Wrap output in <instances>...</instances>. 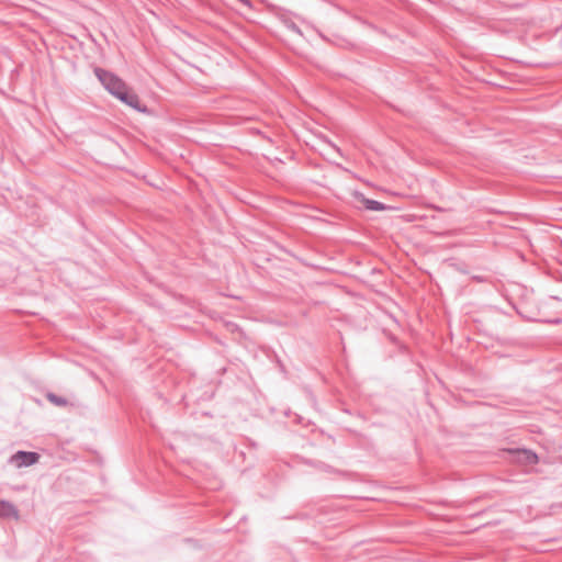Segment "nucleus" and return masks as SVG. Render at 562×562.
Segmentation results:
<instances>
[{
    "instance_id": "7",
    "label": "nucleus",
    "mask_w": 562,
    "mask_h": 562,
    "mask_svg": "<svg viewBox=\"0 0 562 562\" xmlns=\"http://www.w3.org/2000/svg\"><path fill=\"white\" fill-rule=\"evenodd\" d=\"M241 2H246V0H240Z\"/></svg>"
},
{
    "instance_id": "1",
    "label": "nucleus",
    "mask_w": 562,
    "mask_h": 562,
    "mask_svg": "<svg viewBox=\"0 0 562 562\" xmlns=\"http://www.w3.org/2000/svg\"><path fill=\"white\" fill-rule=\"evenodd\" d=\"M97 76L105 89L115 98L133 109L144 111V109L140 106L137 94L131 90L120 78L102 70H97Z\"/></svg>"
},
{
    "instance_id": "6",
    "label": "nucleus",
    "mask_w": 562,
    "mask_h": 562,
    "mask_svg": "<svg viewBox=\"0 0 562 562\" xmlns=\"http://www.w3.org/2000/svg\"><path fill=\"white\" fill-rule=\"evenodd\" d=\"M47 400L55 404V405H58V406H66L67 405V400L64 398V397H59L53 393H49L47 394Z\"/></svg>"
},
{
    "instance_id": "3",
    "label": "nucleus",
    "mask_w": 562,
    "mask_h": 562,
    "mask_svg": "<svg viewBox=\"0 0 562 562\" xmlns=\"http://www.w3.org/2000/svg\"><path fill=\"white\" fill-rule=\"evenodd\" d=\"M38 454L35 452L19 451L12 457V462L18 467H27L38 461Z\"/></svg>"
},
{
    "instance_id": "2",
    "label": "nucleus",
    "mask_w": 562,
    "mask_h": 562,
    "mask_svg": "<svg viewBox=\"0 0 562 562\" xmlns=\"http://www.w3.org/2000/svg\"><path fill=\"white\" fill-rule=\"evenodd\" d=\"M352 198H353L355 202L358 204L357 205L358 207H362V209H366L369 211H375V212L389 210V207L385 206L384 204H382L378 201H374V200L367 199L360 192H353Z\"/></svg>"
},
{
    "instance_id": "5",
    "label": "nucleus",
    "mask_w": 562,
    "mask_h": 562,
    "mask_svg": "<svg viewBox=\"0 0 562 562\" xmlns=\"http://www.w3.org/2000/svg\"><path fill=\"white\" fill-rule=\"evenodd\" d=\"M0 517L19 519V513L13 504L0 501Z\"/></svg>"
},
{
    "instance_id": "4",
    "label": "nucleus",
    "mask_w": 562,
    "mask_h": 562,
    "mask_svg": "<svg viewBox=\"0 0 562 562\" xmlns=\"http://www.w3.org/2000/svg\"><path fill=\"white\" fill-rule=\"evenodd\" d=\"M517 461L526 464V465H533L538 462V457L535 452L530 450H517Z\"/></svg>"
}]
</instances>
